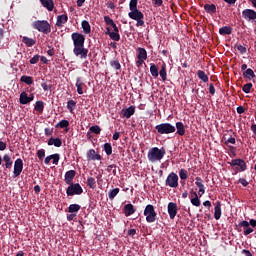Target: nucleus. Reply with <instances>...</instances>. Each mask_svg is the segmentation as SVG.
Masks as SVG:
<instances>
[{
    "instance_id": "obj_1",
    "label": "nucleus",
    "mask_w": 256,
    "mask_h": 256,
    "mask_svg": "<svg viewBox=\"0 0 256 256\" xmlns=\"http://www.w3.org/2000/svg\"><path fill=\"white\" fill-rule=\"evenodd\" d=\"M155 130L158 135H169L175 133L176 127L171 122H162L155 126Z\"/></svg>"
},
{
    "instance_id": "obj_2",
    "label": "nucleus",
    "mask_w": 256,
    "mask_h": 256,
    "mask_svg": "<svg viewBox=\"0 0 256 256\" xmlns=\"http://www.w3.org/2000/svg\"><path fill=\"white\" fill-rule=\"evenodd\" d=\"M165 154V148L162 147L161 149H159L157 147H154L148 151L147 158L151 162L160 161L164 158Z\"/></svg>"
},
{
    "instance_id": "obj_3",
    "label": "nucleus",
    "mask_w": 256,
    "mask_h": 256,
    "mask_svg": "<svg viewBox=\"0 0 256 256\" xmlns=\"http://www.w3.org/2000/svg\"><path fill=\"white\" fill-rule=\"evenodd\" d=\"M32 26H33L34 30H37V31H39L41 33H44V34H49L52 31L50 22L46 21V20L35 21L32 24Z\"/></svg>"
},
{
    "instance_id": "obj_4",
    "label": "nucleus",
    "mask_w": 256,
    "mask_h": 256,
    "mask_svg": "<svg viewBox=\"0 0 256 256\" xmlns=\"http://www.w3.org/2000/svg\"><path fill=\"white\" fill-rule=\"evenodd\" d=\"M128 16H129L130 19L136 21V26L137 27H141V26L145 25V21H144L145 15L139 9H136L134 11H130L128 13Z\"/></svg>"
},
{
    "instance_id": "obj_5",
    "label": "nucleus",
    "mask_w": 256,
    "mask_h": 256,
    "mask_svg": "<svg viewBox=\"0 0 256 256\" xmlns=\"http://www.w3.org/2000/svg\"><path fill=\"white\" fill-rule=\"evenodd\" d=\"M144 215L146 216V222L154 223L156 221L157 212L155 211V206L152 204L146 205L144 210Z\"/></svg>"
},
{
    "instance_id": "obj_6",
    "label": "nucleus",
    "mask_w": 256,
    "mask_h": 256,
    "mask_svg": "<svg viewBox=\"0 0 256 256\" xmlns=\"http://www.w3.org/2000/svg\"><path fill=\"white\" fill-rule=\"evenodd\" d=\"M71 39L73 41L74 49H77L78 47L85 45V36L82 33H72Z\"/></svg>"
},
{
    "instance_id": "obj_7",
    "label": "nucleus",
    "mask_w": 256,
    "mask_h": 256,
    "mask_svg": "<svg viewBox=\"0 0 256 256\" xmlns=\"http://www.w3.org/2000/svg\"><path fill=\"white\" fill-rule=\"evenodd\" d=\"M70 186L66 189L67 196L81 195L84 192L80 184H69Z\"/></svg>"
},
{
    "instance_id": "obj_8",
    "label": "nucleus",
    "mask_w": 256,
    "mask_h": 256,
    "mask_svg": "<svg viewBox=\"0 0 256 256\" xmlns=\"http://www.w3.org/2000/svg\"><path fill=\"white\" fill-rule=\"evenodd\" d=\"M166 186L172 187V189H176V187L179 186V176L172 172L167 176V179L165 181Z\"/></svg>"
},
{
    "instance_id": "obj_9",
    "label": "nucleus",
    "mask_w": 256,
    "mask_h": 256,
    "mask_svg": "<svg viewBox=\"0 0 256 256\" xmlns=\"http://www.w3.org/2000/svg\"><path fill=\"white\" fill-rule=\"evenodd\" d=\"M73 53L76 57H79L80 59H87L89 50L88 48H85L84 45H81L77 48H73Z\"/></svg>"
},
{
    "instance_id": "obj_10",
    "label": "nucleus",
    "mask_w": 256,
    "mask_h": 256,
    "mask_svg": "<svg viewBox=\"0 0 256 256\" xmlns=\"http://www.w3.org/2000/svg\"><path fill=\"white\" fill-rule=\"evenodd\" d=\"M228 164L232 167H236V166L240 167L239 169L240 172H244L247 170V163L241 158H236L235 160L228 162Z\"/></svg>"
},
{
    "instance_id": "obj_11",
    "label": "nucleus",
    "mask_w": 256,
    "mask_h": 256,
    "mask_svg": "<svg viewBox=\"0 0 256 256\" xmlns=\"http://www.w3.org/2000/svg\"><path fill=\"white\" fill-rule=\"evenodd\" d=\"M23 160L22 158H17L14 162V177L21 176V173L23 172Z\"/></svg>"
},
{
    "instance_id": "obj_12",
    "label": "nucleus",
    "mask_w": 256,
    "mask_h": 256,
    "mask_svg": "<svg viewBox=\"0 0 256 256\" xmlns=\"http://www.w3.org/2000/svg\"><path fill=\"white\" fill-rule=\"evenodd\" d=\"M86 159L87 161H101L102 156L98 154L94 149H90L86 153Z\"/></svg>"
},
{
    "instance_id": "obj_13",
    "label": "nucleus",
    "mask_w": 256,
    "mask_h": 256,
    "mask_svg": "<svg viewBox=\"0 0 256 256\" xmlns=\"http://www.w3.org/2000/svg\"><path fill=\"white\" fill-rule=\"evenodd\" d=\"M167 211H168V214L170 216V219L174 220L175 216L178 213V205L176 203H173V202L168 203Z\"/></svg>"
},
{
    "instance_id": "obj_14",
    "label": "nucleus",
    "mask_w": 256,
    "mask_h": 256,
    "mask_svg": "<svg viewBox=\"0 0 256 256\" xmlns=\"http://www.w3.org/2000/svg\"><path fill=\"white\" fill-rule=\"evenodd\" d=\"M243 19L247 21L256 20V11L253 9H245L242 12Z\"/></svg>"
},
{
    "instance_id": "obj_15",
    "label": "nucleus",
    "mask_w": 256,
    "mask_h": 256,
    "mask_svg": "<svg viewBox=\"0 0 256 256\" xmlns=\"http://www.w3.org/2000/svg\"><path fill=\"white\" fill-rule=\"evenodd\" d=\"M195 180H196L195 184L198 186V189H199L198 195L202 197L203 195H205V192H206L205 185L203 184V180L201 179L200 176H197Z\"/></svg>"
},
{
    "instance_id": "obj_16",
    "label": "nucleus",
    "mask_w": 256,
    "mask_h": 256,
    "mask_svg": "<svg viewBox=\"0 0 256 256\" xmlns=\"http://www.w3.org/2000/svg\"><path fill=\"white\" fill-rule=\"evenodd\" d=\"M133 115H135V106H130L126 109H121V116L122 117H126V119H129Z\"/></svg>"
},
{
    "instance_id": "obj_17",
    "label": "nucleus",
    "mask_w": 256,
    "mask_h": 256,
    "mask_svg": "<svg viewBox=\"0 0 256 256\" xmlns=\"http://www.w3.org/2000/svg\"><path fill=\"white\" fill-rule=\"evenodd\" d=\"M76 176V171L75 170H68L65 173V183L68 185H71L73 183V179Z\"/></svg>"
},
{
    "instance_id": "obj_18",
    "label": "nucleus",
    "mask_w": 256,
    "mask_h": 256,
    "mask_svg": "<svg viewBox=\"0 0 256 256\" xmlns=\"http://www.w3.org/2000/svg\"><path fill=\"white\" fill-rule=\"evenodd\" d=\"M69 21V17L66 14L58 15L56 20V26L63 27V25L67 24Z\"/></svg>"
},
{
    "instance_id": "obj_19",
    "label": "nucleus",
    "mask_w": 256,
    "mask_h": 256,
    "mask_svg": "<svg viewBox=\"0 0 256 256\" xmlns=\"http://www.w3.org/2000/svg\"><path fill=\"white\" fill-rule=\"evenodd\" d=\"M124 214L126 217H129L133 214H135V206L133 204H126L123 208Z\"/></svg>"
},
{
    "instance_id": "obj_20",
    "label": "nucleus",
    "mask_w": 256,
    "mask_h": 256,
    "mask_svg": "<svg viewBox=\"0 0 256 256\" xmlns=\"http://www.w3.org/2000/svg\"><path fill=\"white\" fill-rule=\"evenodd\" d=\"M41 5L49 12H53L54 2L53 0H40Z\"/></svg>"
},
{
    "instance_id": "obj_21",
    "label": "nucleus",
    "mask_w": 256,
    "mask_h": 256,
    "mask_svg": "<svg viewBox=\"0 0 256 256\" xmlns=\"http://www.w3.org/2000/svg\"><path fill=\"white\" fill-rule=\"evenodd\" d=\"M222 215L221 202H216L214 207V219L220 220Z\"/></svg>"
},
{
    "instance_id": "obj_22",
    "label": "nucleus",
    "mask_w": 256,
    "mask_h": 256,
    "mask_svg": "<svg viewBox=\"0 0 256 256\" xmlns=\"http://www.w3.org/2000/svg\"><path fill=\"white\" fill-rule=\"evenodd\" d=\"M53 145L55 147H57V148L62 147V145H63L62 139L61 138H53V137H51L48 140V146H53Z\"/></svg>"
},
{
    "instance_id": "obj_23",
    "label": "nucleus",
    "mask_w": 256,
    "mask_h": 256,
    "mask_svg": "<svg viewBox=\"0 0 256 256\" xmlns=\"http://www.w3.org/2000/svg\"><path fill=\"white\" fill-rule=\"evenodd\" d=\"M175 128L177 129V135L179 136H184L186 131H185V125L181 121L176 122Z\"/></svg>"
},
{
    "instance_id": "obj_24",
    "label": "nucleus",
    "mask_w": 256,
    "mask_h": 256,
    "mask_svg": "<svg viewBox=\"0 0 256 256\" xmlns=\"http://www.w3.org/2000/svg\"><path fill=\"white\" fill-rule=\"evenodd\" d=\"M244 79H248L249 81L255 79L256 75L255 72L252 69H247L243 72Z\"/></svg>"
},
{
    "instance_id": "obj_25",
    "label": "nucleus",
    "mask_w": 256,
    "mask_h": 256,
    "mask_svg": "<svg viewBox=\"0 0 256 256\" xmlns=\"http://www.w3.org/2000/svg\"><path fill=\"white\" fill-rule=\"evenodd\" d=\"M137 58L138 59H142L143 61H146L147 59V51L145 50V48L139 47L137 48Z\"/></svg>"
},
{
    "instance_id": "obj_26",
    "label": "nucleus",
    "mask_w": 256,
    "mask_h": 256,
    "mask_svg": "<svg viewBox=\"0 0 256 256\" xmlns=\"http://www.w3.org/2000/svg\"><path fill=\"white\" fill-rule=\"evenodd\" d=\"M22 42L27 46V47H32L36 44V39L33 38H28V36H23Z\"/></svg>"
},
{
    "instance_id": "obj_27",
    "label": "nucleus",
    "mask_w": 256,
    "mask_h": 256,
    "mask_svg": "<svg viewBox=\"0 0 256 256\" xmlns=\"http://www.w3.org/2000/svg\"><path fill=\"white\" fill-rule=\"evenodd\" d=\"M159 75L161 76L162 81L167 80V65L165 62L162 63V67H161V70L159 71Z\"/></svg>"
},
{
    "instance_id": "obj_28",
    "label": "nucleus",
    "mask_w": 256,
    "mask_h": 256,
    "mask_svg": "<svg viewBox=\"0 0 256 256\" xmlns=\"http://www.w3.org/2000/svg\"><path fill=\"white\" fill-rule=\"evenodd\" d=\"M81 27H82L83 32H84L85 34H90V33H91V26H90V24H89V21L83 20V21L81 22Z\"/></svg>"
},
{
    "instance_id": "obj_29",
    "label": "nucleus",
    "mask_w": 256,
    "mask_h": 256,
    "mask_svg": "<svg viewBox=\"0 0 256 256\" xmlns=\"http://www.w3.org/2000/svg\"><path fill=\"white\" fill-rule=\"evenodd\" d=\"M3 160L5 162L4 166L6 168H12L13 167V160H12L10 155L5 154L4 157H3Z\"/></svg>"
},
{
    "instance_id": "obj_30",
    "label": "nucleus",
    "mask_w": 256,
    "mask_h": 256,
    "mask_svg": "<svg viewBox=\"0 0 256 256\" xmlns=\"http://www.w3.org/2000/svg\"><path fill=\"white\" fill-rule=\"evenodd\" d=\"M231 33H232V28L230 26H224L219 29V34H221V36H227V35H230Z\"/></svg>"
},
{
    "instance_id": "obj_31",
    "label": "nucleus",
    "mask_w": 256,
    "mask_h": 256,
    "mask_svg": "<svg viewBox=\"0 0 256 256\" xmlns=\"http://www.w3.org/2000/svg\"><path fill=\"white\" fill-rule=\"evenodd\" d=\"M20 104H21V105H27V104H29V96H28V94L26 93V91H23V92L20 94Z\"/></svg>"
},
{
    "instance_id": "obj_32",
    "label": "nucleus",
    "mask_w": 256,
    "mask_h": 256,
    "mask_svg": "<svg viewBox=\"0 0 256 256\" xmlns=\"http://www.w3.org/2000/svg\"><path fill=\"white\" fill-rule=\"evenodd\" d=\"M82 86H83L82 78L78 77L76 79V88H77V93L80 95L84 94V90H83Z\"/></svg>"
},
{
    "instance_id": "obj_33",
    "label": "nucleus",
    "mask_w": 256,
    "mask_h": 256,
    "mask_svg": "<svg viewBox=\"0 0 256 256\" xmlns=\"http://www.w3.org/2000/svg\"><path fill=\"white\" fill-rule=\"evenodd\" d=\"M20 81L21 82H24L26 85L28 86H31L33 85L34 81H33V77L32 76H26V75H23L21 78H20Z\"/></svg>"
},
{
    "instance_id": "obj_34",
    "label": "nucleus",
    "mask_w": 256,
    "mask_h": 256,
    "mask_svg": "<svg viewBox=\"0 0 256 256\" xmlns=\"http://www.w3.org/2000/svg\"><path fill=\"white\" fill-rule=\"evenodd\" d=\"M150 73L153 77H158L159 76V69L158 66L155 65L154 63L150 64Z\"/></svg>"
},
{
    "instance_id": "obj_35",
    "label": "nucleus",
    "mask_w": 256,
    "mask_h": 256,
    "mask_svg": "<svg viewBox=\"0 0 256 256\" xmlns=\"http://www.w3.org/2000/svg\"><path fill=\"white\" fill-rule=\"evenodd\" d=\"M204 9L209 14L216 13V5L215 4H205Z\"/></svg>"
},
{
    "instance_id": "obj_36",
    "label": "nucleus",
    "mask_w": 256,
    "mask_h": 256,
    "mask_svg": "<svg viewBox=\"0 0 256 256\" xmlns=\"http://www.w3.org/2000/svg\"><path fill=\"white\" fill-rule=\"evenodd\" d=\"M80 209H81V206L79 204H70L68 211L69 213H73V214L75 213L77 215Z\"/></svg>"
},
{
    "instance_id": "obj_37",
    "label": "nucleus",
    "mask_w": 256,
    "mask_h": 256,
    "mask_svg": "<svg viewBox=\"0 0 256 256\" xmlns=\"http://www.w3.org/2000/svg\"><path fill=\"white\" fill-rule=\"evenodd\" d=\"M197 75H198V79L202 80L203 82L206 83L209 81V77L206 75L205 71L198 70Z\"/></svg>"
},
{
    "instance_id": "obj_38",
    "label": "nucleus",
    "mask_w": 256,
    "mask_h": 256,
    "mask_svg": "<svg viewBox=\"0 0 256 256\" xmlns=\"http://www.w3.org/2000/svg\"><path fill=\"white\" fill-rule=\"evenodd\" d=\"M34 110L43 113L44 110V102L43 101H37L34 106Z\"/></svg>"
},
{
    "instance_id": "obj_39",
    "label": "nucleus",
    "mask_w": 256,
    "mask_h": 256,
    "mask_svg": "<svg viewBox=\"0 0 256 256\" xmlns=\"http://www.w3.org/2000/svg\"><path fill=\"white\" fill-rule=\"evenodd\" d=\"M70 125V122L69 120H61L60 122H58L55 126V128H61V129H64V128H68Z\"/></svg>"
},
{
    "instance_id": "obj_40",
    "label": "nucleus",
    "mask_w": 256,
    "mask_h": 256,
    "mask_svg": "<svg viewBox=\"0 0 256 256\" xmlns=\"http://www.w3.org/2000/svg\"><path fill=\"white\" fill-rule=\"evenodd\" d=\"M110 65H111V68H113V69H115L117 71L121 70V64L119 63L118 59L111 60Z\"/></svg>"
},
{
    "instance_id": "obj_41",
    "label": "nucleus",
    "mask_w": 256,
    "mask_h": 256,
    "mask_svg": "<svg viewBox=\"0 0 256 256\" xmlns=\"http://www.w3.org/2000/svg\"><path fill=\"white\" fill-rule=\"evenodd\" d=\"M226 136H227V134H224V137H223V139L225 140L224 144H225L226 146H228L229 143H231L232 145H236V138L230 136V137L227 139Z\"/></svg>"
},
{
    "instance_id": "obj_42",
    "label": "nucleus",
    "mask_w": 256,
    "mask_h": 256,
    "mask_svg": "<svg viewBox=\"0 0 256 256\" xmlns=\"http://www.w3.org/2000/svg\"><path fill=\"white\" fill-rule=\"evenodd\" d=\"M119 188H114L113 190H111L109 193H108V197L111 201H113V199H115V197L118 195L119 193Z\"/></svg>"
},
{
    "instance_id": "obj_43",
    "label": "nucleus",
    "mask_w": 256,
    "mask_h": 256,
    "mask_svg": "<svg viewBox=\"0 0 256 256\" xmlns=\"http://www.w3.org/2000/svg\"><path fill=\"white\" fill-rule=\"evenodd\" d=\"M103 149L106 152V155H108V156L112 155L113 148H112V145L110 143H105Z\"/></svg>"
},
{
    "instance_id": "obj_44",
    "label": "nucleus",
    "mask_w": 256,
    "mask_h": 256,
    "mask_svg": "<svg viewBox=\"0 0 256 256\" xmlns=\"http://www.w3.org/2000/svg\"><path fill=\"white\" fill-rule=\"evenodd\" d=\"M76 102L74 100H69L67 102V109L70 111V113H73V111L75 110L76 108Z\"/></svg>"
},
{
    "instance_id": "obj_45",
    "label": "nucleus",
    "mask_w": 256,
    "mask_h": 256,
    "mask_svg": "<svg viewBox=\"0 0 256 256\" xmlns=\"http://www.w3.org/2000/svg\"><path fill=\"white\" fill-rule=\"evenodd\" d=\"M191 203L192 205H194V207H200L201 205V199L199 198V196H194L192 199H191Z\"/></svg>"
},
{
    "instance_id": "obj_46",
    "label": "nucleus",
    "mask_w": 256,
    "mask_h": 256,
    "mask_svg": "<svg viewBox=\"0 0 256 256\" xmlns=\"http://www.w3.org/2000/svg\"><path fill=\"white\" fill-rule=\"evenodd\" d=\"M138 1L139 0H131L130 3H129V9L131 12L137 10V6H138Z\"/></svg>"
},
{
    "instance_id": "obj_47",
    "label": "nucleus",
    "mask_w": 256,
    "mask_h": 256,
    "mask_svg": "<svg viewBox=\"0 0 256 256\" xmlns=\"http://www.w3.org/2000/svg\"><path fill=\"white\" fill-rule=\"evenodd\" d=\"M89 131H90L91 133H94V134H96V135H99V134L101 133V128H100V126H98V125H94V126H91V127L89 128Z\"/></svg>"
},
{
    "instance_id": "obj_48",
    "label": "nucleus",
    "mask_w": 256,
    "mask_h": 256,
    "mask_svg": "<svg viewBox=\"0 0 256 256\" xmlns=\"http://www.w3.org/2000/svg\"><path fill=\"white\" fill-rule=\"evenodd\" d=\"M179 177L181 180H186L188 178V172L186 169L179 170Z\"/></svg>"
},
{
    "instance_id": "obj_49",
    "label": "nucleus",
    "mask_w": 256,
    "mask_h": 256,
    "mask_svg": "<svg viewBox=\"0 0 256 256\" xmlns=\"http://www.w3.org/2000/svg\"><path fill=\"white\" fill-rule=\"evenodd\" d=\"M253 87L252 83H246L243 85V92L246 93V94H249L251 93V88Z\"/></svg>"
},
{
    "instance_id": "obj_50",
    "label": "nucleus",
    "mask_w": 256,
    "mask_h": 256,
    "mask_svg": "<svg viewBox=\"0 0 256 256\" xmlns=\"http://www.w3.org/2000/svg\"><path fill=\"white\" fill-rule=\"evenodd\" d=\"M87 185L90 187V189H95L96 187V181L94 178L90 177L87 179Z\"/></svg>"
},
{
    "instance_id": "obj_51",
    "label": "nucleus",
    "mask_w": 256,
    "mask_h": 256,
    "mask_svg": "<svg viewBox=\"0 0 256 256\" xmlns=\"http://www.w3.org/2000/svg\"><path fill=\"white\" fill-rule=\"evenodd\" d=\"M110 38L114 41V42H119L120 40V34L118 32H111L110 33Z\"/></svg>"
},
{
    "instance_id": "obj_52",
    "label": "nucleus",
    "mask_w": 256,
    "mask_h": 256,
    "mask_svg": "<svg viewBox=\"0 0 256 256\" xmlns=\"http://www.w3.org/2000/svg\"><path fill=\"white\" fill-rule=\"evenodd\" d=\"M249 226H250V223L248 221H241L238 223V227L243 228L244 231H246Z\"/></svg>"
},
{
    "instance_id": "obj_53",
    "label": "nucleus",
    "mask_w": 256,
    "mask_h": 256,
    "mask_svg": "<svg viewBox=\"0 0 256 256\" xmlns=\"http://www.w3.org/2000/svg\"><path fill=\"white\" fill-rule=\"evenodd\" d=\"M50 158H52L54 165H59V160H60L59 154L50 155Z\"/></svg>"
},
{
    "instance_id": "obj_54",
    "label": "nucleus",
    "mask_w": 256,
    "mask_h": 256,
    "mask_svg": "<svg viewBox=\"0 0 256 256\" xmlns=\"http://www.w3.org/2000/svg\"><path fill=\"white\" fill-rule=\"evenodd\" d=\"M104 21H105V24L108 25V26H111L114 25V20H112L111 17L109 16H104Z\"/></svg>"
},
{
    "instance_id": "obj_55",
    "label": "nucleus",
    "mask_w": 256,
    "mask_h": 256,
    "mask_svg": "<svg viewBox=\"0 0 256 256\" xmlns=\"http://www.w3.org/2000/svg\"><path fill=\"white\" fill-rule=\"evenodd\" d=\"M45 150L44 149H40L37 151V156L39 160H43L45 158Z\"/></svg>"
},
{
    "instance_id": "obj_56",
    "label": "nucleus",
    "mask_w": 256,
    "mask_h": 256,
    "mask_svg": "<svg viewBox=\"0 0 256 256\" xmlns=\"http://www.w3.org/2000/svg\"><path fill=\"white\" fill-rule=\"evenodd\" d=\"M237 50L241 53V55H244L245 53H247V47H244L242 45H236Z\"/></svg>"
},
{
    "instance_id": "obj_57",
    "label": "nucleus",
    "mask_w": 256,
    "mask_h": 256,
    "mask_svg": "<svg viewBox=\"0 0 256 256\" xmlns=\"http://www.w3.org/2000/svg\"><path fill=\"white\" fill-rule=\"evenodd\" d=\"M41 87L44 89V91H51L52 89V85H49L46 82L42 83Z\"/></svg>"
},
{
    "instance_id": "obj_58",
    "label": "nucleus",
    "mask_w": 256,
    "mask_h": 256,
    "mask_svg": "<svg viewBox=\"0 0 256 256\" xmlns=\"http://www.w3.org/2000/svg\"><path fill=\"white\" fill-rule=\"evenodd\" d=\"M39 54H36L33 58L30 59V64H37L39 61Z\"/></svg>"
},
{
    "instance_id": "obj_59",
    "label": "nucleus",
    "mask_w": 256,
    "mask_h": 256,
    "mask_svg": "<svg viewBox=\"0 0 256 256\" xmlns=\"http://www.w3.org/2000/svg\"><path fill=\"white\" fill-rule=\"evenodd\" d=\"M253 232H254V229L251 228L250 225H248L247 229L243 231V235L247 236Z\"/></svg>"
},
{
    "instance_id": "obj_60",
    "label": "nucleus",
    "mask_w": 256,
    "mask_h": 256,
    "mask_svg": "<svg viewBox=\"0 0 256 256\" xmlns=\"http://www.w3.org/2000/svg\"><path fill=\"white\" fill-rule=\"evenodd\" d=\"M238 183L243 185V187H247L249 185V182L246 179H244V178H240L238 180Z\"/></svg>"
},
{
    "instance_id": "obj_61",
    "label": "nucleus",
    "mask_w": 256,
    "mask_h": 256,
    "mask_svg": "<svg viewBox=\"0 0 256 256\" xmlns=\"http://www.w3.org/2000/svg\"><path fill=\"white\" fill-rule=\"evenodd\" d=\"M152 4L156 7H161L163 5V0H152Z\"/></svg>"
},
{
    "instance_id": "obj_62",
    "label": "nucleus",
    "mask_w": 256,
    "mask_h": 256,
    "mask_svg": "<svg viewBox=\"0 0 256 256\" xmlns=\"http://www.w3.org/2000/svg\"><path fill=\"white\" fill-rule=\"evenodd\" d=\"M209 93L212 95L216 94V88L214 87V84H209Z\"/></svg>"
},
{
    "instance_id": "obj_63",
    "label": "nucleus",
    "mask_w": 256,
    "mask_h": 256,
    "mask_svg": "<svg viewBox=\"0 0 256 256\" xmlns=\"http://www.w3.org/2000/svg\"><path fill=\"white\" fill-rule=\"evenodd\" d=\"M7 149V143L6 142H2V140H0V151H6Z\"/></svg>"
},
{
    "instance_id": "obj_64",
    "label": "nucleus",
    "mask_w": 256,
    "mask_h": 256,
    "mask_svg": "<svg viewBox=\"0 0 256 256\" xmlns=\"http://www.w3.org/2000/svg\"><path fill=\"white\" fill-rule=\"evenodd\" d=\"M245 111H246V108H244L243 106L237 107L238 115H242V113H244Z\"/></svg>"
}]
</instances>
